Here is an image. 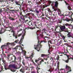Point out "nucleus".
<instances>
[{"label":"nucleus","instance_id":"obj_1","mask_svg":"<svg viewBox=\"0 0 73 73\" xmlns=\"http://www.w3.org/2000/svg\"><path fill=\"white\" fill-rule=\"evenodd\" d=\"M58 3L57 1L55 2H52L51 4L52 6V8L54 9V11H58L59 12H61L60 9L57 8V7H58Z\"/></svg>","mask_w":73,"mask_h":73},{"label":"nucleus","instance_id":"obj_2","mask_svg":"<svg viewBox=\"0 0 73 73\" xmlns=\"http://www.w3.org/2000/svg\"><path fill=\"white\" fill-rule=\"evenodd\" d=\"M13 68L14 69L16 68V65L15 64H10L9 66L8 67L9 69H10L12 72H15V70H12Z\"/></svg>","mask_w":73,"mask_h":73},{"label":"nucleus","instance_id":"obj_3","mask_svg":"<svg viewBox=\"0 0 73 73\" xmlns=\"http://www.w3.org/2000/svg\"><path fill=\"white\" fill-rule=\"evenodd\" d=\"M66 69H67L68 70V71L67 73H68V72H71V71H72V70L70 69V67H69V66L67 65L66 66ZM60 70L61 71L62 73H66L65 72V70L60 69Z\"/></svg>","mask_w":73,"mask_h":73},{"label":"nucleus","instance_id":"obj_4","mask_svg":"<svg viewBox=\"0 0 73 73\" xmlns=\"http://www.w3.org/2000/svg\"><path fill=\"white\" fill-rule=\"evenodd\" d=\"M5 46H8L9 45H12V46H15V44L14 43L12 42L11 43H10L9 42H7V43H5Z\"/></svg>","mask_w":73,"mask_h":73},{"label":"nucleus","instance_id":"obj_5","mask_svg":"<svg viewBox=\"0 0 73 73\" xmlns=\"http://www.w3.org/2000/svg\"><path fill=\"white\" fill-rule=\"evenodd\" d=\"M39 45L40 46H41V45L40 44H38V45H36H36H35V49H36V50H37L38 51H39V50H40V47H39Z\"/></svg>","mask_w":73,"mask_h":73},{"label":"nucleus","instance_id":"obj_6","mask_svg":"<svg viewBox=\"0 0 73 73\" xmlns=\"http://www.w3.org/2000/svg\"><path fill=\"white\" fill-rule=\"evenodd\" d=\"M17 46L18 48V47H20V48H21V50H22V52H23V53H24V56H25V55H26V52H25V50H23V47H22L20 45H18Z\"/></svg>","mask_w":73,"mask_h":73},{"label":"nucleus","instance_id":"obj_7","mask_svg":"<svg viewBox=\"0 0 73 73\" xmlns=\"http://www.w3.org/2000/svg\"><path fill=\"white\" fill-rule=\"evenodd\" d=\"M64 2L66 4V5L68 7L67 8L69 10H72V9H71V7L70 6V5L69 4H68L66 1H64Z\"/></svg>","mask_w":73,"mask_h":73},{"label":"nucleus","instance_id":"obj_8","mask_svg":"<svg viewBox=\"0 0 73 73\" xmlns=\"http://www.w3.org/2000/svg\"><path fill=\"white\" fill-rule=\"evenodd\" d=\"M60 29L61 31H65V30L66 29L65 26L63 25V26H62L61 27H60Z\"/></svg>","mask_w":73,"mask_h":73},{"label":"nucleus","instance_id":"obj_9","mask_svg":"<svg viewBox=\"0 0 73 73\" xmlns=\"http://www.w3.org/2000/svg\"><path fill=\"white\" fill-rule=\"evenodd\" d=\"M73 33L71 32H69L68 33V34L67 35V36L68 37H73L72 36H73Z\"/></svg>","mask_w":73,"mask_h":73},{"label":"nucleus","instance_id":"obj_10","mask_svg":"<svg viewBox=\"0 0 73 73\" xmlns=\"http://www.w3.org/2000/svg\"><path fill=\"white\" fill-rule=\"evenodd\" d=\"M33 58V53H32L31 55H30L29 57H28L27 56L25 57V58H26V59H28V58H30V59H32V58Z\"/></svg>","mask_w":73,"mask_h":73},{"label":"nucleus","instance_id":"obj_11","mask_svg":"<svg viewBox=\"0 0 73 73\" xmlns=\"http://www.w3.org/2000/svg\"><path fill=\"white\" fill-rule=\"evenodd\" d=\"M25 31H24V32H22V33H21V34H20L19 35H18V36L19 37H20V36H21L22 35V36H23V37L24 38V36H25Z\"/></svg>","mask_w":73,"mask_h":73},{"label":"nucleus","instance_id":"obj_12","mask_svg":"<svg viewBox=\"0 0 73 73\" xmlns=\"http://www.w3.org/2000/svg\"><path fill=\"white\" fill-rule=\"evenodd\" d=\"M24 34L22 36V37L19 42V44L20 45L21 44V43H22V41H23V39H24V37H23V36H24Z\"/></svg>","mask_w":73,"mask_h":73},{"label":"nucleus","instance_id":"obj_13","mask_svg":"<svg viewBox=\"0 0 73 73\" xmlns=\"http://www.w3.org/2000/svg\"><path fill=\"white\" fill-rule=\"evenodd\" d=\"M40 11V9L39 10L38 9H35L34 12L36 13H39Z\"/></svg>","mask_w":73,"mask_h":73},{"label":"nucleus","instance_id":"obj_14","mask_svg":"<svg viewBox=\"0 0 73 73\" xmlns=\"http://www.w3.org/2000/svg\"><path fill=\"white\" fill-rule=\"evenodd\" d=\"M55 27V33L56 32V34L58 33H60V32H57V31H56V29H57V28L58 27V24L57 25H56Z\"/></svg>","mask_w":73,"mask_h":73},{"label":"nucleus","instance_id":"obj_15","mask_svg":"<svg viewBox=\"0 0 73 73\" xmlns=\"http://www.w3.org/2000/svg\"><path fill=\"white\" fill-rule=\"evenodd\" d=\"M20 19L21 20H23L24 21H25V17H24V16L23 15L21 16Z\"/></svg>","mask_w":73,"mask_h":73},{"label":"nucleus","instance_id":"obj_16","mask_svg":"<svg viewBox=\"0 0 73 73\" xmlns=\"http://www.w3.org/2000/svg\"><path fill=\"white\" fill-rule=\"evenodd\" d=\"M40 7L42 8H45V7H47V6L45 5H40Z\"/></svg>","mask_w":73,"mask_h":73},{"label":"nucleus","instance_id":"obj_17","mask_svg":"<svg viewBox=\"0 0 73 73\" xmlns=\"http://www.w3.org/2000/svg\"><path fill=\"white\" fill-rule=\"evenodd\" d=\"M40 37L43 38L44 40H45V37L44 36V35L43 34H40Z\"/></svg>","mask_w":73,"mask_h":73},{"label":"nucleus","instance_id":"obj_18","mask_svg":"<svg viewBox=\"0 0 73 73\" xmlns=\"http://www.w3.org/2000/svg\"><path fill=\"white\" fill-rule=\"evenodd\" d=\"M30 14H31V13H27V14L25 15V16H24V17H25L26 18H27V17L28 16H30Z\"/></svg>","mask_w":73,"mask_h":73},{"label":"nucleus","instance_id":"obj_19","mask_svg":"<svg viewBox=\"0 0 73 73\" xmlns=\"http://www.w3.org/2000/svg\"><path fill=\"white\" fill-rule=\"evenodd\" d=\"M9 19L10 20H12V21H13L15 20V19L14 18H13L11 17H9Z\"/></svg>","mask_w":73,"mask_h":73},{"label":"nucleus","instance_id":"obj_20","mask_svg":"<svg viewBox=\"0 0 73 73\" xmlns=\"http://www.w3.org/2000/svg\"><path fill=\"white\" fill-rule=\"evenodd\" d=\"M13 36H15V38H17V35H16L15 33H13Z\"/></svg>","mask_w":73,"mask_h":73},{"label":"nucleus","instance_id":"obj_21","mask_svg":"<svg viewBox=\"0 0 73 73\" xmlns=\"http://www.w3.org/2000/svg\"><path fill=\"white\" fill-rule=\"evenodd\" d=\"M46 31V29H43L42 30V34H43L44 33H45V32Z\"/></svg>","mask_w":73,"mask_h":73},{"label":"nucleus","instance_id":"obj_22","mask_svg":"<svg viewBox=\"0 0 73 73\" xmlns=\"http://www.w3.org/2000/svg\"><path fill=\"white\" fill-rule=\"evenodd\" d=\"M45 38L46 39L45 40L46 41V39H47V40H49V39H50V37H48L46 36L45 37Z\"/></svg>","mask_w":73,"mask_h":73},{"label":"nucleus","instance_id":"obj_23","mask_svg":"<svg viewBox=\"0 0 73 73\" xmlns=\"http://www.w3.org/2000/svg\"><path fill=\"white\" fill-rule=\"evenodd\" d=\"M15 3H16V5H20V4H19V2L16 1H15Z\"/></svg>","mask_w":73,"mask_h":73},{"label":"nucleus","instance_id":"obj_24","mask_svg":"<svg viewBox=\"0 0 73 73\" xmlns=\"http://www.w3.org/2000/svg\"><path fill=\"white\" fill-rule=\"evenodd\" d=\"M40 69V68H37V73H40V71H39V70Z\"/></svg>","mask_w":73,"mask_h":73},{"label":"nucleus","instance_id":"obj_25","mask_svg":"<svg viewBox=\"0 0 73 73\" xmlns=\"http://www.w3.org/2000/svg\"><path fill=\"white\" fill-rule=\"evenodd\" d=\"M20 72H22L23 73H24V69L23 68H21L20 70Z\"/></svg>","mask_w":73,"mask_h":73},{"label":"nucleus","instance_id":"obj_26","mask_svg":"<svg viewBox=\"0 0 73 73\" xmlns=\"http://www.w3.org/2000/svg\"><path fill=\"white\" fill-rule=\"evenodd\" d=\"M5 32V31L4 30V29H3L1 30V32H0L1 34V33H4Z\"/></svg>","mask_w":73,"mask_h":73},{"label":"nucleus","instance_id":"obj_27","mask_svg":"<svg viewBox=\"0 0 73 73\" xmlns=\"http://www.w3.org/2000/svg\"><path fill=\"white\" fill-rule=\"evenodd\" d=\"M4 21L5 23L7 22V18L5 17V18L4 19Z\"/></svg>","mask_w":73,"mask_h":73},{"label":"nucleus","instance_id":"obj_28","mask_svg":"<svg viewBox=\"0 0 73 73\" xmlns=\"http://www.w3.org/2000/svg\"><path fill=\"white\" fill-rule=\"evenodd\" d=\"M59 55H58L57 56L56 59V60H59Z\"/></svg>","mask_w":73,"mask_h":73},{"label":"nucleus","instance_id":"obj_29","mask_svg":"<svg viewBox=\"0 0 73 73\" xmlns=\"http://www.w3.org/2000/svg\"><path fill=\"white\" fill-rule=\"evenodd\" d=\"M59 64H60V62H57V64H58V65L57 66V68L58 69V68H59V67L58 66H59Z\"/></svg>","mask_w":73,"mask_h":73},{"label":"nucleus","instance_id":"obj_30","mask_svg":"<svg viewBox=\"0 0 73 73\" xmlns=\"http://www.w3.org/2000/svg\"><path fill=\"white\" fill-rule=\"evenodd\" d=\"M18 49V48L17 46L14 48H13V49H15V50H17Z\"/></svg>","mask_w":73,"mask_h":73},{"label":"nucleus","instance_id":"obj_31","mask_svg":"<svg viewBox=\"0 0 73 73\" xmlns=\"http://www.w3.org/2000/svg\"><path fill=\"white\" fill-rule=\"evenodd\" d=\"M16 54H18V55H20L21 54V53H20V52H17L16 53Z\"/></svg>","mask_w":73,"mask_h":73},{"label":"nucleus","instance_id":"obj_32","mask_svg":"<svg viewBox=\"0 0 73 73\" xmlns=\"http://www.w3.org/2000/svg\"><path fill=\"white\" fill-rule=\"evenodd\" d=\"M64 25H66V26H69V27H70V25H69L67 23L66 24H65Z\"/></svg>","mask_w":73,"mask_h":73},{"label":"nucleus","instance_id":"obj_33","mask_svg":"<svg viewBox=\"0 0 73 73\" xmlns=\"http://www.w3.org/2000/svg\"><path fill=\"white\" fill-rule=\"evenodd\" d=\"M43 61H44V60H43V59H42L41 60V61L40 62V63L39 64V65H40V64H41V63H42V62H43Z\"/></svg>","mask_w":73,"mask_h":73},{"label":"nucleus","instance_id":"obj_34","mask_svg":"<svg viewBox=\"0 0 73 73\" xmlns=\"http://www.w3.org/2000/svg\"><path fill=\"white\" fill-rule=\"evenodd\" d=\"M40 31L39 30H38L36 32V35L37 36H38V33H40Z\"/></svg>","mask_w":73,"mask_h":73},{"label":"nucleus","instance_id":"obj_35","mask_svg":"<svg viewBox=\"0 0 73 73\" xmlns=\"http://www.w3.org/2000/svg\"><path fill=\"white\" fill-rule=\"evenodd\" d=\"M47 56V55L42 54H41V57H45V56Z\"/></svg>","mask_w":73,"mask_h":73},{"label":"nucleus","instance_id":"obj_36","mask_svg":"<svg viewBox=\"0 0 73 73\" xmlns=\"http://www.w3.org/2000/svg\"><path fill=\"white\" fill-rule=\"evenodd\" d=\"M70 58H68V59L67 60H66V61H65V62H66V63H68V61H69V60Z\"/></svg>","mask_w":73,"mask_h":73},{"label":"nucleus","instance_id":"obj_37","mask_svg":"<svg viewBox=\"0 0 73 73\" xmlns=\"http://www.w3.org/2000/svg\"><path fill=\"white\" fill-rule=\"evenodd\" d=\"M61 21H62V20H58V23H61Z\"/></svg>","mask_w":73,"mask_h":73},{"label":"nucleus","instance_id":"obj_38","mask_svg":"<svg viewBox=\"0 0 73 73\" xmlns=\"http://www.w3.org/2000/svg\"><path fill=\"white\" fill-rule=\"evenodd\" d=\"M46 39H44V40H42L41 41V42H46L47 41H46L45 40Z\"/></svg>","mask_w":73,"mask_h":73},{"label":"nucleus","instance_id":"obj_39","mask_svg":"<svg viewBox=\"0 0 73 73\" xmlns=\"http://www.w3.org/2000/svg\"><path fill=\"white\" fill-rule=\"evenodd\" d=\"M41 4V3L40 2V1H39L38 2H37V4L38 5H39V4Z\"/></svg>","mask_w":73,"mask_h":73},{"label":"nucleus","instance_id":"obj_40","mask_svg":"<svg viewBox=\"0 0 73 73\" xmlns=\"http://www.w3.org/2000/svg\"><path fill=\"white\" fill-rule=\"evenodd\" d=\"M22 63H23V65H25V63L24 62V61L23 60Z\"/></svg>","mask_w":73,"mask_h":73},{"label":"nucleus","instance_id":"obj_41","mask_svg":"<svg viewBox=\"0 0 73 73\" xmlns=\"http://www.w3.org/2000/svg\"><path fill=\"white\" fill-rule=\"evenodd\" d=\"M18 41H19V40H16L15 42H16V43H17V42H18Z\"/></svg>","mask_w":73,"mask_h":73},{"label":"nucleus","instance_id":"obj_42","mask_svg":"<svg viewBox=\"0 0 73 73\" xmlns=\"http://www.w3.org/2000/svg\"><path fill=\"white\" fill-rule=\"evenodd\" d=\"M48 43L49 44V42H50V44H52V41H51V40H49V41H48Z\"/></svg>","mask_w":73,"mask_h":73},{"label":"nucleus","instance_id":"obj_43","mask_svg":"<svg viewBox=\"0 0 73 73\" xmlns=\"http://www.w3.org/2000/svg\"><path fill=\"white\" fill-rule=\"evenodd\" d=\"M19 15H20V16L21 17V16H23V15H22V13L21 12V13H20Z\"/></svg>","mask_w":73,"mask_h":73},{"label":"nucleus","instance_id":"obj_44","mask_svg":"<svg viewBox=\"0 0 73 73\" xmlns=\"http://www.w3.org/2000/svg\"><path fill=\"white\" fill-rule=\"evenodd\" d=\"M44 33L45 35H46V36H48V34L46 33L45 32V33Z\"/></svg>","mask_w":73,"mask_h":73},{"label":"nucleus","instance_id":"obj_45","mask_svg":"<svg viewBox=\"0 0 73 73\" xmlns=\"http://www.w3.org/2000/svg\"><path fill=\"white\" fill-rule=\"evenodd\" d=\"M33 24L35 25V26H36V23L35 22H34Z\"/></svg>","mask_w":73,"mask_h":73},{"label":"nucleus","instance_id":"obj_46","mask_svg":"<svg viewBox=\"0 0 73 73\" xmlns=\"http://www.w3.org/2000/svg\"><path fill=\"white\" fill-rule=\"evenodd\" d=\"M13 56L14 57H15V59L14 60L15 61L16 60V56H15L14 55Z\"/></svg>","mask_w":73,"mask_h":73},{"label":"nucleus","instance_id":"obj_47","mask_svg":"<svg viewBox=\"0 0 73 73\" xmlns=\"http://www.w3.org/2000/svg\"><path fill=\"white\" fill-rule=\"evenodd\" d=\"M58 14V15H60V14H61V12H59Z\"/></svg>","mask_w":73,"mask_h":73},{"label":"nucleus","instance_id":"obj_48","mask_svg":"<svg viewBox=\"0 0 73 73\" xmlns=\"http://www.w3.org/2000/svg\"><path fill=\"white\" fill-rule=\"evenodd\" d=\"M58 27H60V29L61 28V27H62V26H61V25H58Z\"/></svg>","mask_w":73,"mask_h":73},{"label":"nucleus","instance_id":"obj_49","mask_svg":"<svg viewBox=\"0 0 73 73\" xmlns=\"http://www.w3.org/2000/svg\"><path fill=\"white\" fill-rule=\"evenodd\" d=\"M61 40H60V41L58 43L59 45H60V44H61Z\"/></svg>","mask_w":73,"mask_h":73},{"label":"nucleus","instance_id":"obj_50","mask_svg":"<svg viewBox=\"0 0 73 73\" xmlns=\"http://www.w3.org/2000/svg\"><path fill=\"white\" fill-rule=\"evenodd\" d=\"M48 71L49 72H52V70H51L50 69L48 70Z\"/></svg>","mask_w":73,"mask_h":73},{"label":"nucleus","instance_id":"obj_51","mask_svg":"<svg viewBox=\"0 0 73 73\" xmlns=\"http://www.w3.org/2000/svg\"><path fill=\"white\" fill-rule=\"evenodd\" d=\"M31 15H32V16H34V17L35 16V14H33V13H32L31 14Z\"/></svg>","mask_w":73,"mask_h":73},{"label":"nucleus","instance_id":"obj_52","mask_svg":"<svg viewBox=\"0 0 73 73\" xmlns=\"http://www.w3.org/2000/svg\"><path fill=\"white\" fill-rule=\"evenodd\" d=\"M11 50V48H8V50Z\"/></svg>","mask_w":73,"mask_h":73},{"label":"nucleus","instance_id":"obj_53","mask_svg":"<svg viewBox=\"0 0 73 73\" xmlns=\"http://www.w3.org/2000/svg\"><path fill=\"white\" fill-rule=\"evenodd\" d=\"M3 12V10H1H1L0 11V13H1Z\"/></svg>","mask_w":73,"mask_h":73},{"label":"nucleus","instance_id":"obj_54","mask_svg":"<svg viewBox=\"0 0 73 73\" xmlns=\"http://www.w3.org/2000/svg\"><path fill=\"white\" fill-rule=\"evenodd\" d=\"M2 62H5V60H4V59H3Z\"/></svg>","mask_w":73,"mask_h":73},{"label":"nucleus","instance_id":"obj_55","mask_svg":"<svg viewBox=\"0 0 73 73\" xmlns=\"http://www.w3.org/2000/svg\"><path fill=\"white\" fill-rule=\"evenodd\" d=\"M57 69H58V70H59V69H58V68H56V69H55V71H56V70H57Z\"/></svg>","mask_w":73,"mask_h":73},{"label":"nucleus","instance_id":"obj_56","mask_svg":"<svg viewBox=\"0 0 73 73\" xmlns=\"http://www.w3.org/2000/svg\"><path fill=\"white\" fill-rule=\"evenodd\" d=\"M48 12H50V9H48Z\"/></svg>","mask_w":73,"mask_h":73},{"label":"nucleus","instance_id":"obj_57","mask_svg":"<svg viewBox=\"0 0 73 73\" xmlns=\"http://www.w3.org/2000/svg\"><path fill=\"white\" fill-rule=\"evenodd\" d=\"M1 69H2V70H0V72H1L2 70H3V68H2V67L1 68Z\"/></svg>","mask_w":73,"mask_h":73},{"label":"nucleus","instance_id":"obj_58","mask_svg":"<svg viewBox=\"0 0 73 73\" xmlns=\"http://www.w3.org/2000/svg\"><path fill=\"white\" fill-rule=\"evenodd\" d=\"M4 46L3 45L1 46V48H3V46Z\"/></svg>","mask_w":73,"mask_h":73},{"label":"nucleus","instance_id":"obj_59","mask_svg":"<svg viewBox=\"0 0 73 73\" xmlns=\"http://www.w3.org/2000/svg\"><path fill=\"white\" fill-rule=\"evenodd\" d=\"M31 22L30 21H29V22L27 24H28V25H29V23H30Z\"/></svg>","mask_w":73,"mask_h":73},{"label":"nucleus","instance_id":"obj_60","mask_svg":"<svg viewBox=\"0 0 73 73\" xmlns=\"http://www.w3.org/2000/svg\"><path fill=\"white\" fill-rule=\"evenodd\" d=\"M49 3H50V4H51V3H52V2H51V1H49Z\"/></svg>","mask_w":73,"mask_h":73},{"label":"nucleus","instance_id":"obj_61","mask_svg":"<svg viewBox=\"0 0 73 73\" xmlns=\"http://www.w3.org/2000/svg\"><path fill=\"white\" fill-rule=\"evenodd\" d=\"M38 60H35V62H37Z\"/></svg>","mask_w":73,"mask_h":73},{"label":"nucleus","instance_id":"obj_62","mask_svg":"<svg viewBox=\"0 0 73 73\" xmlns=\"http://www.w3.org/2000/svg\"><path fill=\"white\" fill-rule=\"evenodd\" d=\"M31 68H33V66H31Z\"/></svg>","mask_w":73,"mask_h":73},{"label":"nucleus","instance_id":"obj_63","mask_svg":"<svg viewBox=\"0 0 73 73\" xmlns=\"http://www.w3.org/2000/svg\"><path fill=\"white\" fill-rule=\"evenodd\" d=\"M40 1H41V2H42V1H44V0H40Z\"/></svg>","mask_w":73,"mask_h":73},{"label":"nucleus","instance_id":"obj_64","mask_svg":"<svg viewBox=\"0 0 73 73\" xmlns=\"http://www.w3.org/2000/svg\"><path fill=\"white\" fill-rule=\"evenodd\" d=\"M37 38L38 40H39V39H38V36H37Z\"/></svg>","mask_w":73,"mask_h":73}]
</instances>
